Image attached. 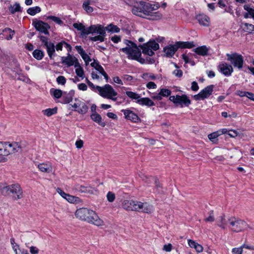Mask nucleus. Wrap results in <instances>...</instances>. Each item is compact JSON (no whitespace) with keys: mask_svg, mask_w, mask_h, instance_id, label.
Listing matches in <instances>:
<instances>
[{"mask_svg":"<svg viewBox=\"0 0 254 254\" xmlns=\"http://www.w3.org/2000/svg\"><path fill=\"white\" fill-rule=\"evenodd\" d=\"M127 47L121 49L120 50L127 55L129 59L135 60L141 64L145 63V60L141 57V52L137 45L128 40L124 41Z\"/></svg>","mask_w":254,"mask_h":254,"instance_id":"obj_1","label":"nucleus"},{"mask_svg":"<svg viewBox=\"0 0 254 254\" xmlns=\"http://www.w3.org/2000/svg\"><path fill=\"white\" fill-rule=\"evenodd\" d=\"M1 192L4 195H8L12 193L14 199L18 200L23 197V190L18 183L3 187Z\"/></svg>","mask_w":254,"mask_h":254,"instance_id":"obj_2","label":"nucleus"},{"mask_svg":"<svg viewBox=\"0 0 254 254\" xmlns=\"http://www.w3.org/2000/svg\"><path fill=\"white\" fill-rule=\"evenodd\" d=\"M159 7L158 4H152L149 3H145L144 6L143 16H148L149 19L157 20L160 19L162 14L159 11H155Z\"/></svg>","mask_w":254,"mask_h":254,"instance_id":"obj_3","label":"nucleus"},{"mask_svg":"<svg viewBox=\"0 0 254 254\" xmlns=\"http://www.w3.org/2000/svg\"><path fill=\"white\" fill-rule=\"evenodd\" d=\"M98 94L102 97L116 101L117 99L118 93L110 84H105L103 86L98 87Z\"/></svg>","mask_w":254,"mask_h":254,"instance_id":"obj_4","label":"nucleus"},{"mask_svg":"<svg viewBox=\"0 0 254 254\" xmlns=\"http://www.w3.org/2000/svg\"><path fill=\"white\" fill-rule=\"evenodd\" d=\"M247 227V223L240 219L235 217L229 218V228L234 232H239L244 230Z\"/></svg>","mask_w":254,"mask_h":254,"instance_id":"obj_5","label":"nucleus"},{"mask_svg":"<svg viewBox=\"0 0 254 254\" xmlns=\"http://www.w3.org/2000/svg\"><path fill=\"white\" fill-rule=\"evenodd\" d=\"M228 61H230L233 65L234 67L238 69H241L243 66L244 58L241 55L237 53L233 54H227Z\"/></svg>","mask_w":254,"mask_h":254,"instance_id":"obj_6","label":"nucleus"},{"mask_svg":"<svg viewBox=\"0 0 254 254\" xmlns=\"http://www.w3.org/2000/svg\"><path fill=\"white\" fill-rule=\"evenodd\" d=\"M169 99L177 106L188 107L190 104V100L186 95L171 96Z\"/></svg>","mask_w":254,"mask_h":254,"instance_id":"obj_7","label":"nucleus"},{"mask_svg":"<svg viewBox=\"0 0 254 254\" xmlns=\"http://www.w3.org/2000/svg\"><path fill=\"white\" fill-rule=\"evenodd\" d=\"M142 50L144 54L152 56L154 54V51H156L159 48V44L154 41H150L143 44L139 46Z\"/></svg>","mask_w":254,"mask_h":254,"instance_id":"obj_8","label":"nucleus"},{"mask_svg":"<svg viewBox=\"0 0 254 254\" xmlns=\"http://www.w3.org/2000/svg\"><path fill=\"white\" fill-rule=\"evenodd\" d=\"M93 211L86 208H80L76 210L75 215L77 218L88 222Z\"/></svg>","mask_w":254,"mask_h":254,"instance_id":"obj_9","label":"nucleus"},{"mask_svg":"<svg viewBox=\"0 0 254 254\" xmlns=\"http://www.w3.org/2000/svg\"><path fill=\"white\" fill-rule=\"evenodd\" d=\"M214 85H210L201 90L197 95L193 96L195 100H204L208 98L213 91Z\"/></svg>","mask_w":254,"mask_h":254,"instance_id":"obj_10","label":"nucleus"},{"mask_svg":"<svg viewBox=\"0 0 254 254\" xmlns=\"http://www.w3.org/2000/svg\"><path fill=\"white\" fill-rule=\"evenodd\" d=\"M89 34L106 35L105 29L101 25H92L86 30L85 34Z\"/></svg>","mask_w":254,"mask_h":254,"instance_id":"obj_11","label":"nucleus"},{"mask_svg":"<svg viewBox=\"0 0 254 254\" xmlns=\"http://www.w3.org/2000/svg\"><path fill=\"white\" fill-rule=\"evenodd\" d=\"M78 62L79 61L76 57L69 53L67 54V56L61 58L62 64L65 65L67 67H70L72 65L74 66L76 63H78Z\"/></svg>","mask_w":254,"mask_h":254,"instance_id":"obj_12","label":"nucleus"},{"mask_svg":"<svg viewBox=\"0 0 254 254\" xmlns=\"http://www.w3.org/2000/svg\"><path fill=\"white\" fill-rule=\"evenodd\" d=\"M33 25L37 31L45 34H49L48 30L50 27L47 23L42 21H38L33 22Z\"/></svg>","mask_w":254,"mask_h":254,"instance_id":"obj_13","label":"nucleus"},{"mask_svg":"<svg viewBox=\"0 0 254 254\" xmlns=\"http://www.w3.org/2000/svg\"><path fill=\"white\" fill-rule=\"evenodd\" d=\"M219 70L225 76H229L233 72L232 66L226 63H221L218 66Z\"/></svg>","mask_w":254,"mask_h":254,"instance_id":"obj_14","label":"nucleus"},{"mask_svg":"<svg viewBox=\"0 0 254 254\" xmlns=\"http://www.w3.org/2000/svg\"><path fill=\"white\" fill-rule=\"evenodd\" d=\"M88 223L98 227H101L105 225L104 221L98 216L94 211H93L92 215L90 216Z\"/></svg>","mask_w":254,"mask_h":254,"instance_id":"obj_15","label":"nucleus"},{"mask_svg":"<svg viewBox=\"0 0 254 254\" xmlns=\"http://www.w3.org/2000/svg\"><path fill=\"white\" fill-rule=\"evenodd\" d=\"M145 3V2L142 1L137 2L132 9V12L136 15L143 17Z\"/></svg>","mask_w":254,"mask_h":254,"instance_id":"obj_16","label":"nucleus"},{"mask_svg":"<svg viewBox=\"0 0 254 254\" xmlns=\"http://www.w3.org/2000/svg\"><path fill=\"white\" fill-rule=\"evenodd\" d=\"M122 112H123L125 115V118L127 120H129L134 123H137L140 121L138 116L130 110H122Z\"/></svg>","mask_w":254,"mask_h":254,"instance_id":"obj_17","label":"nucleus"},{"mask_svg":"<svg viewBox=\"0 0 254 254\" xmlns=\"http://www.w3.org/2000/svg\"><path fill=\"white\" fill-rule=\"evenodd\" d=\"M178 49L179 46L177 42L174 45H170L166 46L164 48L165 55L167 57H172Z\"/></svg>","mask_w":254,"mask_h":254,"instance_id":"obj_18","label":"nucleus"},{"mask_svg":"<svg viewBox=\"0 0 254 254\" xmlns=\"http://www.w3.org/2000/svg\"><path fill=\"white\" fill-rule=\"evenodd\" d=\"M97 2V0H85L83 2L82 8L88 13H90L94 11L92 6L95 5Z\"/></svg>","mask_w":254,"mask_h":254,"instance_id":"obj_19","label":"nucleus"},{"mask_svg":"<svg viewBox=\"0 0 254 254\" xmlns=\"http://www.w3.org/2000/svg\"><path fill=\"white\" fill-rule=\"evenodd\" d=\"M39 170L45 173H51L53 172V167L51 163L49 162L40 163L37 166Z\"/></svg>","mask_w":254,"mask_h":254,"instance_id":"obj_20","label":"nucleus"},{"mask_svg":"<svg viewBox=\"0 0 254 254\" xmlns=\"http://www.w3.org/2000/svg\"><path fill=\"white\" fill-rule=\"evenodd\" d=\"M76 189L78 191L81 192L86 193L90 194H96L97 190L90 186H84L77 185L76 187Z\"/></svg>","mask_w":254,"mask_h":254,"instance_id":"obj_21","label":"nucleus"},{"mask_svg":"<svg viewBox=\"0 0 254 254\" xmlns=\"http://www.w3.org/2000/svg\"><path fill=\"white\" fill-rule=\"evenodd\" d=\"M196 19L198 23L204 26H208L210 24L209 17L204 14H199L196 15Z\"/></svg>","mask_w":254,"mask_h":254,"instance_id":"obj_22","label":"nucleus"},{"mask_svg":"<svg viewBox=\"0 0 254 254\" xmlns=\"http://www.w3.org/2000/svg\"><path fill=\"white\" fill-rule=\"evenodd\" d=\"M136 201L133 200H124L122 204L123 208L127 211H134Z\"/></svg>","mask_w":254,"mask_h":254,"instance_id":"obj_23","label":"nucleus"},{"mask_svg":"<svg viewBox=\"0 0 254 254\" xmlns=\"http://www.w3.org/2000/svg\"><path fill=\"white\" fill-rule=\"evenodd\" d=\"M209 48L206 46H201L196 48L193 50V51L196 54L201 56H205L207 55Z\"/></svg>","mask_w":254,"mask_h":254,"instance_id":"obj_24","label":"nucleus"},{"mask_svg":"<svg viewBox=\"0 0 254 254\" xmlns=\"http://www.w3.org/2000/svg\"><path fill=\"white\" fill-rule=\"evenodd\" d=\"M188 245L190 248L194 249L196 252L198 253H200L203 252V247L193 240L189 239Z\"/></svg>","mask_w":254,"mask_h":254,"instance_id":"obj_25","label":"nucleus"},{"mask_svg":"<svg viewBox=\"0 0 254 254\" xmlns=\"http://www.w3.org/2000/svg\"><path fill=\"white\" fill-rule=\"evenodd\" d=\"M6 148H8L7 149L10 154L17 152L20 149V146L17 142H13L12 143L6 142Z\"/></svg>","mask_w":254,"mask_h":254,"instance_id":"obj_26","label":"nucleus"},{"mask_svg":"<svg viewBox=\"0 0 254 254\" xmlns=\"http://www.w3.org/2000/svg\"><path fill=\"white\" fill-rule=\"evenodd\" d=\"M90 117L93 121L102 127H104L106 126L105 123L102 121V117L99 114L94 113L90 115Z\"/></svg>","mask_w":254,"mask_h":254,"instance_id":"obj_27","label":"nucleus"},{"mask_svg":"<svg viewBox=\"0 0 254 254\" xmlns=\"http://www.w3.org/2000/svg\"><path fill=\"white\" fill-rule=\"evenodd\" d=\"M217 225L223 229H225L227 227H229V218L226 219L224 216H220L218 221Z\"/></svg>","mask_w":254,"mask_h":254,"instance_id":"obj_28","label":"nucleus"},{"mask_svg":"<svg viewBox=\"0 0 254 254\" xmlns=\"http://www.w3.org/2000/svg\"><path fill=\"white\" fill-rule=\"evenodd\" d=\"M136 102L141 105H145L147 107H151L155 105L154 103L149 98H140Z\"/></svg>","mask_w":254,"mask_h":254,"instance_id":"obj_29","label":"nucleus"},{"mask_svg":"<svg viewBox=\"0 0 254 254\" xmlns=\"http://www.w3.org/2000/svg\"><path fill=\"white\" fill-rule=\"evenodd\" d=\"M75 73L77 76L83 79L84 77V71L83 67L81 66L80 63H76L74 66Z\"/></svg>","mask_w":254,"mask_h":254,"instance_id":"obj_30","label":"nucleus"},{"mask_svg":"<svg viewBox=\"0 0 254 254\" xmlns=\"http://www.w3.org/2000/svg\"><path fill=\"white\" fill-rule=\"evenodd\" d=\"M244 8L247 11L244 14V17L245 18L251 17L254 19V9L251 7L250 5L248 4L245 5Z\"/></svg>","mask_w":254,"mask_h":254,"instance_id":"obj_31","label":"nucleus"},{"mask_svg":"<svg viewBox=\"0 0 254 254\" xmlns=\"http://www.w3.org/2000/svg\"><path fill=\"white\" fill-rule=\"evenodd\" d=\"M74 95V92L73 91H69L68 93H64L63 94V103L67 104L70 102L72 100V98Z\"/></svg>","mask_w":254,"mask_h":254,"instance_id":"obj_32","label":"nucleus"},{"mask_svg":"<svg viewBox=\"0 0 254 254\" xmlns=\"http://www.w3.org/2000/svg\"><path fill=\"white\" fill-rule=\"evenodd\" d=\"M47 49V52L50 59H52L55 52V46L54 43L50 42L47 45L45 46Z\"/></svg>","mask_w":254,"mask_h":254,"instance_id":"obj_33","label":"nucleus"},{"mask_svg":"<svg viewBox=\"0 0 254 254\" xmlns=\"http://www.w3.org/2000/svg\"><path fill=\"white\" fill-rule=\"evenodd\" d=\"M65 199L70 203L79 204L82 202V200L78 197L67 194Z\"/></svg>","mask_w":254,"mask_h":254,"instance_id":"obj_34","label":"nucleus"},{"mask_svg":"<svg viewBox=\"0 0 254 254\" xmlns=\"http://www.w3.org/2000/svg\"><path fill=\"white\" fill-rule=\"evenodd\" d=\"M154 211L153 206L149 204L147 202H144L143 205L142 206V208L140 209V212L150 213Z\"/></svg>","mask_w":254,"mask_h":254,"instance_id":"obj_35","label":"nucleus"},{"mask_svg":"<svg viewBox=\"0 0 254 254\" xmlns=\"http://www.w3.org/2000/svg\"><path fill=\"white\" fill-rule=\"evenodd\" d=\"M104 28L105 29V31H107L108 32L112 33H119L120 31V29L117 26L113 24H110L104 27Z\"/></svg>","mask_w":254,"mask_h":254,"instance_id":"obj_36","label":"nucleus"},{"mask_svg":"<svg viewBox=\"0 0 254 254\" xmlns=\"http://www.w3.org/2000/svg\"><path fill=\"white\" fill-rule=\"evenodd\" d=\"M179 48H191L195 46L193 42H177Z\"/></svg>","mask_w":254,"mask_h":254,"instance_id":"obj_37","label":"nucleus"},{"mask_svg":"<svg viewBox=\"0 0 254 254\" xmlns=\"http://www.w3.org/2000/svg\"><path fill=\"white\" fill-rule=\"evenodd\" d=\"M7 148H6V142H0V156H7L10 154Z\"/></svg>","mask_w":254,"mask_h":254,"instance_id":"obj_38","label":"nucleus"},{"mask_svg":"<svg viewBox=\"0 0 254 254\" xmlns=\"http://www.w3.org/2000/svg\"><path fill=\"white\" fill-rule=\"evenodd\" d=\"M140 177L143 180L145 181H147L148 180L149 183H151L152 182H154L156 187H158L159 186V183L157 179L155 178L152 177H148L144 175H142Z\"/></svg>","mask_w":254,"mask_h":254,"instance_id":"obj_39","label":"nucleus"},{"mask_svg":"<svg viewBox=\"0 0 254 254\" xmlns=\"http://www.w3.org/2000/svg\"><path fill=\"white\" fill-rule=\"evenodd\" d=\"M88 107L85 103L80 101L79 103V107L78 110H76L80 114H85L88 111Z\"/></svg>","mask_w":254,"mask_h":254,"instance_id":"obj_40","label":"nucleus"},{"mask_svg":"<svg viewBox=\"0 0 254 254\" xmlns=\"http://www.w3.org/2000/svg\"><path fill=\"white\" fill-rule=\"evenodd\" d=\"M141 77L146 81L154 80L157 79V76L151 73H144L141 75Z\"/></svg>","mask_w":254,"mask_h":254,"instance_id":"obj_41","label":"nucleus"},{"mask_svg":"<svg viewBox=\"0 0 254 254\" xmlns=\"http://www.w3.org/2000/svg\"><path fill=\"white\" fill-rule=\"evenodd\" d=\"M126 94L128 97L132 100H136L137 101H139L140 99V95L135 92L132 91H126Z\"/></svg>","mask_w":254,"mask_h":254,"instance_id":"obj_42","label":"nucleus"},{"mask_svg":"<svg viewBox=\"0 0 254 254\" xmlns=\"http://www.w3.org/2000/svg\"><path fill=\"white\" fill-rule=\"evenodd\" d=\"M41 11V8L39 6H34L29 8L27 9V13L31 15H35L36 14Z\"/></svg>","mask_w":254,"mask_h":254,"instance_id":"obj_43","label":"nucleus"},{"mask_svg":"<svg viewBox=\"0 0 254 254\" xmlns=\"http://www.w3.org/2000/svg\"><path fill=\"white\" fill-rule=\"evenodd\" d=\"M57 112V108H54L53 109L49 108L43 111V113L44 115H46L48 117L51 116L53 115H55Z\"/></svg>","mask_w":254,"mask_h":254,"instance_id":"obj_44","label":"nucleus"},{"mask_svg":"<svg viewBox=\"0 0 254 254\" xmlns=\"http://www.w3.org/2000/svg\"><path fill=\"white\" fill-rule=\"evenodd\" d=\"M73 26L78 30L81 31L82 35H86L85 32L87 28L82 24L75 23L73 24Z\"/></svg>","mask_w":254,"mask_h":254,"instance_id":"obj_45","label":"nucleus"},{"mask_svg":"<svg viewBox=\"0 0 254 254\" xmlns=\"http://www.w3.org/2000/svg\"><path fill=\"white\" fill-rule=\"evenodd\" d=\"M44 53L40 50H35L33 52V57L38 60H41L44 57Z\"/></svg>","mask_w":254,"mask_h":254,"instance_id":"obj_46","label":"nucleus"},{"mask_svg":"<svg viewBox=\"0 0 254 254\" xmlns=\"http://www.w3.org/2000/svg\"><path fill=\"white\" fill-rule=\"evenodd\" d=\"M9 10L11 13H14L16 12L21 11V6L19 3H15L13 5H11L9 7Z\"/></svg>","mask_w":254,"mask_h":254,"instance_id":"obj_47","label":"nucleus"},{"mask_svg":"<svg viewBox=\"0 0 254 254\" xmlns=\"http://www.w3.org/2000/svg\"><path fill=\"white\" fill-rule=\"evenodd\" d=\"M91 65L93 67L95 68L97 71H98L100 73L104 70L103 67L101 66L99 64V63L96 62L95 60H94L93 62L91 63Z\"/></svg>","mask_w":254,"mask_h":254,"instance_id":"obj_48","label":"nucleus"},{"mask_svg":"<svg viewBox=\"0 0 254 254\" xmlns=\"http://www.w3.org/2000/svg\"><path fill=\"white\" fill-rule=\"evenodd\" d=\"M2 32L3 33H9V34L8 36L6 37V39L7 40H11L13 38V36L14 34H15L14 30H13L9 28H6L2 30Z\"/></svg>","mask_w":254,"mask_h":254,"instance_id":"obj_49","label":"nucleus"},{"mask_svg":"<svg viewBox=\"0 0 254 254\" xmlns=\"http://www.w3.org/2000/svg\"><path fill=\"white\" fill-rule=\"evenodd\" d=\"M245 30L249 33H254V25L252 24H249L247 23L244 24Z\"/></svg>","mask_w":254,"mask_h":254,"instance_id":"obj_50","label":"nucleus"},{"mask_svg":"<svg viewBox=\"0 0 254 254\" xmlns=\"http://www.w3.org/2000/svg\"><path fill=\"white\" fill-rule=\"evenodd\" d=\"M159 93L162 97H168L169 95H170V94L171 93V90H170L168 89L162 88V89H160Z\"/></svg>","mask_w":254,"mask_h":254,"instance_id":"obj_51","label":"nucleus"},{"mask_svg":"<svg viewBox=\"0 0 254 254\" xmlns=\"http://www.w3.org/2000/svg\"><path fill=\"white\" fill-rule=\"evenodd\" d=\"M106 35H102L98 34V36L90 37V40L92 41H99L100 42L104 41L105 36Z\"/></svg>","mask_w":254,"mask_h":254,"instance_id":"obj_52","label":"nucleus"},{"mask_svg":"<svg viewBox=\"0 0 254 254\" xmlns=\"http://www.w3.org/2000/svg\"><path fill=\"white\" fill-rule=\"evenodd\" d=\"M63 92L60 89H54L52 93V95L54 97L57 99L61 98L63 96Z\"/></svg>","mask_w":254,"mask_h":254,"instance_id":"obj_53","label":"nucleus"},{"mask_svg":"<svg viewBox=\"0 0 254 254\" xmlns=\"http://www.w3.org/2000/svg\"><path fill=\"white\" fill-rule=\"evenodd\" d=\"M107 198L108 201L112 202L115 199V194L111 191H109L107 194Z\"/></svg>","mask_w":254,"mask_h":254,"instance_id":"obj_54","label":"nucleus"},{"mask_svg":"<svg viewBox=\"0 0 254 254\" xmlns=\"http://www.w3.org/2000/svg\"><path fill=\"white\" fill-rule=\"evenodd\" d=\"M182 59L186 64L190 63L192 65H194V63L190 59L189 55L186 54L182 55Z\"/></svg>","mask_w":254,"mask_h":254,"instance_id":"obj_55","label":"nucleus"},{"mask_svg":"<svg viewBox=\"0 0 254 254\" xmlns=\"http://www.w3.org/2000/svg\"><path fill=\"white\" fill-rule=\"evenodd\" d=\"M123 80L125 82H127L128 84H131V81L133 79L132 76L127 74H125L122 76Z\"/></svg>","mask_w":254,"mask_h":254,"instance_id":"obj_56","label":"nucleus"},{"mask_svg":"<svg viewBox=\"0 0 254 254\" xmlns=\"http://www.w3.org/2000/svg\"><path fill=\"white\" fill-rule=\"evenodd\" d=\"M86 64H88L89 62L91 61V59L90 57L85 52L81 56Z\"/></svg>","mask_w":254,"mask_h":254,"instance_id":"obj_57","label":"nucleus"},{"mask_svg":"<svg viewBox=\"0 0 254 254\" xmlns=\"http://www.w3.org/2000/svg\"><path fill=\"white\" fill-rule=\"evenodd\" d=\"M57 81L59 84L64 85L66 82V79L64 76H59L57 78Z\"/></svg>","mask_w":254,"mask_h":254,"instance_id":"obj_58","label":"nucleus"},{"mask_svg":"<svg viewBox=\"0 0 254 254\" xmlns=\"http://www.w3.org/2000/svg\"><path fill=\"white\" fill-rule=\"evenodd\" d=\"M243 250L241 246L239 248H233L232 250V253L233 254H242Z\"/></svg>","mask_w":254,"mask_h":254,"instance_id":"obj_59","label":"nucleus"},{"mask_svg":"<svg viewBox=\"0 0 254 254\" xmlns=\"http://www.w3.org/2000/svg\"><path fill=\"white\" fill-rule=\"evenodd\" d=\"M143 203L144 202L136 201L134 211H140V209L142 208Z\"/></svg>","mask_w":254,"mask_h":254,"instance_id":"obj_60","label":"nucleus"},{"mask_svg":"<svg viewBox=\"0 0 254 254\" xmlns=\"http://www.w3.org/2000/svg\"><path fill=\"white\" fill-rule=\"evenodd\" d=\"M220 135V134H219V133H218V131H217V132H214L209 134L208 135V137L210 140H213V139L216 138Z\"/></svg>","mask_w":254,"mask_h":254,"instance_id":"obj_61","label":"nucleus"},{"mask_svg":"<svg viewBox=\"0 0 254 254\" xmlns=\"http://www.w3.org/2000/svg\"><path fill=\"white\" fill-rule=\"evenodd\" d=\"M48 18L59 24L63 22L60 18L54 16H50L48 17Z\"/></svg>","mask_w":254,"mask_h":254,"instance_id":"obj_62","label":"nucleus"},{"mask_svg":"<svg viewBox=\"0 0 254 254\" xmlns=\"http://www.w3.org/2000/svg\"><path fill=\"white\" fill-rule=\"evenodd\" d=\"M151 98L154 100L158 101L162 100L163 98L159 92L158 93H153L151 96Z\"/></svg>","mask_w":254,"mask_h":254,"instance_id":"obj_63","label":"nucleus"},{"mask_svg":"<svg viewBox=\"0 0 254 254\" xmlns=\"http://www.w3.org/2000/svg\"><path fill=\"white\" fill-rule=\"evenodd\" d=\"M172 245L171 244H168L167 245H164L163 248V250L167 252H170L172 250Z\"/></svg>","mask_w":254,"mask_h":254,"instance_id":"obj_64","label":"nucleus"}]
</instances>
